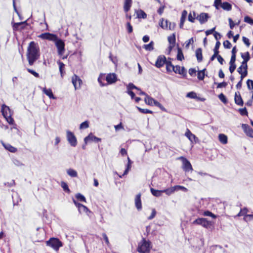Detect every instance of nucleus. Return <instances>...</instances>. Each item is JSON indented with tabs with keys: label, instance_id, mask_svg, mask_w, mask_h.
Returning a JSON list of instances; mask_svg holds the SVG:
<instances>
[{
	"label": "nucleus",
	"instance_id": "obj_6",
	"mask_svg": "<svg viewBox=\"0 0 253 253\" xmlns=\"http://www.w3.org/2000/svg\"><path fill=\"white\" fill-rule=\"evenodd\" d=\"M192 224L200 225L206 228H208L210 225H211V222L208 221L207 219L205 218H198L192 222Z\"/></svg>",
	"mask_w": 253,
	"mask_h": 253
},
{
	"label": "nucleus",
	"instance_id": "obj_25",
	"mask_svg": "<svg viewBox=\"0 0 253 253\" xmlns=\"http://www.w3.org/2000/svg\"><path fill=\"white\" fill-rule=\"evenodd\" d=\"M187 12L186 10H183L182 12L181 17L180 18V23L179 24V27L180 28H183L184 23L185 21L186 16H187Z\"/></svg>",
	"mask_w": 253,
	"mask_h": 253
},
{
	"label": "nucleus",
	"instance_id": "obj_59",
	"mask_svg": "<svg viewBox=\"0 0 253 253\" xmlns=\"http://www.w3.org/2000/svg\"><path fill=\"white\" fill-rule=\"evenodd\" d=\"M179 74L182 75L183 77H185L187 75L186 70L184 67L180 68V73Z\"/></svg>",
	"mask_w": 253,
	"mask_h": 253
},
{
	"label": "nucleus",
	"instance_id": "obj_23",
	"mask_svg": "<svg viewBox=\"0 0 253 253\" xmlns=\"http://www.w3.org/2000/svg\"><path fill=\"white\" fill-rule=\"evenodd\" d=\"M196 56L198 62H200L203 60V55H202V50L201 48H198L196 49Z\"/></svg>",
	"mask_w": 253,
	"mask_h": 253
},
{
	"label": "nucleus",
	"instance_id": "obj_5",
	"mask_svg": "<svg viewBox=\"0 0 253 253\" xmlns=\"http://www.w3.org/2000/svg\"><path fill=\"white\" fill-rule=\"evenodd\" d=\"M66 133L67 139L70 145L74 147H76L77 145V140L74 134L70 130H67Z\"/></svg>",
	"mask_w": 253,
	"mask_h": 253
},
{
	"label": "nucleus",
	"instance_id": "obj_53",
	"mask_svg": "<svg viewBox=\"0 0 253 253\" xmlns=\"http://www.w3.org/2000/svg\"><path fill=\"white\" fill-rule=\"evenodd\" d=\"M239 112L240 114L242 116H247L248 115V111L246 107L244 108H240L239 109Z\"/></svg>",
	"mask_w": 253,
	"mask_h": 253
},
{
	"label": "nucleus",
	"instance_id": "obj_9",
	"mask_svg": "<svg viewBox=\"0 0 253 253\" xmlns=\"http://www.w3.org/2000/svg\"><path fill=\"white\" fill-rule=\"evenodd\" d=\"M180 159L183 160V169L185 172H188L190 170L192 171L193 170L192 165L187 159L183 157H181Z\"/></svg>",
	"mask_w": 253,
	"mask_h": 253
},
{
	"label": "nucleus",
	"instance_id": "obj_44",
	"mask_svg": "<svg viewBox=\"0 0 253 253\" xmlns=\"http://www.w3.org/2000/svg\"><path fill=\"white\" fill-rule=\"evenodd\" d=\"M174 189L173 187H171L170 188L166 189L163 190V193H165L168 195H170L174 192Z\"/></svg>",
	"mask_w": 253,
	"mask_h": 253
},
{
	"label": "nucleus",
	"instance_id": "obj_46",
	"mask_svg": "<svg viewBox=\"0 0 253 253\" xmlns=\"http://www.w3.org/2000/svg\"><path fill=\"white\" fill-rule=\"evenodd\" d=\"M76 198L81 202H86L85 198L81 193H78L76 195Z\"/></svg>",
	"mask_w": 253,
	"mask_h": 253
},
{
	"label": "nucleus",
	"instance_id": "obj_43",
	"mask_svg": "<svg viewBox=\"0 0 253 253\" xmlns=\"http://www.w3.org/2000/svg\"><path fill=\"white\" fill-rule=\"evenodd\" d=\"M126 88H127V90H131V89H135L138 90H140V89L139 88H138V87L135 86L133 84H132L131 83H129L127 85Z\"/></svg>",
	"mask_w": 253,
	"mask_h": 253
},
{
	"label": "nucleus",
	"instance_id": "obj_7",
	"mask_svg": "<svg viewBox=\"0 0 253 253\" xmlns=\"http://www.w3.org/2000/svg\"><path fill=\"white\" fill-rule=\"evenodd\" d=\"M38 37L43 40H48L49 41L53 42H55V40H57V38H58L56 35L51 34L50 33H42Z\"/></svg>",
	"mask_w": 253,
	"mask_h": 253
},
{
	"label": "nucleus",
	"instance_id": "obj_24",
	"mask_svg": "<svg viewBox=\"0 0 253 253\" xmlns=\"http://www.w3.org/2000/svg\"><path fill=\"white\" fill-rule=\"evenodd\" d=\"M44 93L49 97L50 99H55L56 97L53 94L52 90L50 88L46 89L45 87L43 88L42 90Z\"/></svg>",
	"mask_w": 253,
	"mask_h": 253
},
{
	"label": "nucleus",
	"instance_id": "obj_38",
	"mask_svg": "<svg viewBox=\"0 0 253 253\" xmlns=\"http://www.w3.org/2000/svg\"><path fill=\"white\" fill-rule=\"evenodd\" d=\"M61 186L63 188V189L64 190V191H65L66 192H67L68 193H70V190L69 188L68 184L66 182H65L64 181H62L61 182Z\"/></svg>",
	"mask_w": 253,
	"mask_h": 253
},
{
	"label": "nucleus",
	"instance_id": "obj_64",
	"mask_svg": "<svg viewBox=\"0 0 253 253\" xmlns=\"http://www.w3.org/2000/svg\"><path fill=\"white\" fill-rule=\"evenodd\" d=\"M253 218V214H246L245 215L244 219L246 221H248V220H251Z\"/></svg>",
	"mask_w": 253,
	"mask_h": 253
},
{
	"label": "nucleus",
	"instance_id": "obj_61",
	"mask_svg": "<svg viewBox=\"0 0 253 253\" xmlns=\"http://www.w3.org/2000/svg\"><path fill=\"white\" fill-rule=\"evenodd\" d=\"M27 71L31 73V74H32L33 76H34L36 78H39V74L37 73L36 72H35V71L32 70V69H29L28 68L27 69Z\"/></svg>",
	"mask_w": 253,
	"mask_h": 253
},
{
	"label": "nucleus",
	"instance_id": "obj_2",
	"mask_svg": "<svg viewBox=\"0 0 253 253\" xmlns=\"http://www.w3.org/2000/svg\"><path fill=\"white\" fill-rule=\"evenodd\" d=\"M151 249V242L143 238L138 244L137 251L140 253H149Z\"/></svg>",
	"mask_w": 253,
	"mask_h": 253
},
{
	"label": "nucleus",
	"instance_id": "obj_45",
	"mask_svg": "<svg viewBox=\"0 0 253 253\" xmlns=\"http://www.w3.org/2000/svg\"><path fill=\"white\" fill-rule=\"evenodd\" d=\"M131 167V164H130V163H127V164L126 165V168L125 171L124 172V173L122 175H119V177L122 178L123 176L126 175L128 173L129 170L130 169Z\"/></svg>",
	"mask_w": 253,
	"mask_h": 253
},
{
	"label": "nucleus",
	"instance_id": "obj_31",
	"mask_svg": "<svg viewBox=\"0 0 253 253\" xmlns=\"http://www.w3.org/2000/svg\"><path fill=\"white\" fill-rule=\"evenodd\" d=\"M218 138L221 143L225 144L227 143V137L224 134H220L218 135Z\"/></svg>",
	"mask_w": 253,
	"mask_h": 253
},
{
	"label": "nucleus",
	"instance_id": "obj_30",
	"mask_svg": "<svg viewBox=\"0 0 253 253\" xmlns=\"http://www.w3.org/2000/svg\"><path fill=\"white\" fill-rule=\"evenodd\" d=\"M137 14V17L138 18H146L147 17L146 13L142 10H139L138 11H136Z\"/></svg>",
	"mask_w": 253,
	"mask_h": 253
},
{
	"label": "nucleus",
	"instance_id": "obj_39",
	"mask_svg": "<svg viewBox=\"0 0 253 253\" xmlns=\"http://www.w3.org/2000/svg\"><path fill=\"white\" fill-rule=\"evenodd\" d=\"M78 210L80 213H86L87 212L89 211L88 209L83 204L80 205V207H79Z\"/></svg>",
	"mask_w": 253,
	"mask_h": 253
},
{
	"label": "nucleus",
	"instance_id": "obj_10",
	"mask_svg": "<svg viewBox=\"0 0 253 253\" xmlns=\"http://www.w3.org/2000/svg\"><path fill=\"white\" fill-rule=\"evenodd\" d=\"M72 82L76 90L80 88L81 85L82 84V81L79 76L74 75L72 77Z\"/></svg>",
	"mask_w": 253,
	"mask_h": 253
},
{
	"label": "nucleus",
	"instance_id": "obj_35",
	"mask_svg": "<svg viewBox=\"0 0 253 253\" xmlns=\"http://www.w3.org/2000/svg\"><path fill=\"white\" fill-rule=\"evenodd\" d=\"M154 43L153 41H151L149 44L144 45L143 48L148 51H152L154 49Z\"/></svg>",
	"mask_w": 253,
	"mask_h": 253
},
{
	"label": "nucleus",
	"instance_id": "obj_32",
	"mask_svg": "<svg viewBox=\"0 0 253 253\" xmlns=\"http://www.w3.org/2000/svg\"><path fill=\"white\" fill-rule=\"evenodd\" d=\"M205 71L206 69H204L203 70L198 72L197 77L199 80L203 81L204 79L205 76Z\"/></svg>",
	"mask_w": 253,
	"mask_h": 253
},
{
	"label": "nucleus",
	"instance_id": "obj_40",
	"mask_svg": "<svg viewBox=\"0 0 253 253\" xmlns=\"http://www.w3.org/2000/svg\"><path fill=\"white\" fill-rule=\"evenodd\" d=\"M196 13L194 11H193V14L190 12L188 15V20L192 23H194L195 21V19H196Z\"/></svg>",
	"mask_w": 253,
	"mask_h": 253
},
{
	"label": "nucleus",
	"instance_id": "obj_22",
	"mask_svg": "<svg viewBox=\"0 0 253 253\" xmlns=\"http://www.w3.org/2000/svg\"><path fill=\"white\" fill-rule=\"evenodd\" d=\"M132 3V0H125L124 4V10L126 13H127L130 10Z\"/></svg>",
	"mask_w": 253,
	"mask_h": 253
},
{
	"label": "nucleus",
	"instance_id": "obj_51",
	"mask_svg": "<svg viewBox=\"0 0 253 253\" xmlns=\"http://www.w3.org/2000/svg\"><path fill=\"white\" fill-rule=\"evenodd\" d=\"M220 45V42L219 41H217L215 45L214 46V48L213 49V52L214 53L219 54V48Z\"/></svg>",
	"mask_w": 253,
	"mask_h": 253
},
{
	"label": "nucleus",
	"instance_id": "obj_37",
	"mask_svg": "<svg viewBox=\"0 0 253 253\" xmlns=\"http://www.w3.org/2000/svg\"><path fill=\"white\" fill-rule=\"evenodd\" d=\"M137 110L143 114H153V111L147 109H142L138 106H136Z\"/></svg>",
	"mask_w": 253,
	"mask_h": 253
},
{
	"label": "nucleus",
	"instance_id": "obj_19",
	"mask_svg": "<svg viewBox=\"0 0 253 253\" xmlns=\"http://www.w3.org/2000/svg\"><path fill=\"white\" fill-rule=\"evenodd\" d=\"M141 196V193H138L135 198V205L138 211H140L142 209Z\"/></svg>",
	"mask_w": 253,
	"mask_h": 253
},
{
	"label": "nucleus",
	"instance_id": "obj_54",
	"mask_svg": "<svg viewBox=\"0 0 253 253\" xmlns=\"http://www.w3.org/2000/svg\"><path fill=\"white\" fill-rule=\"evenodd\" d=\"M247 211H248L247 209L246 208H244L243 209H241L240 211L238 213V214L236 216L239 217V216L244 215L245 214L246 215Z\"/></svg>",
	"mask_w": 253,
	"mask_h": 253
},
{
	"label": "nucleus",
	"instance_id": "obj_3",
	"mask_svg": "<svg viewBox=\"0 0 253 253\" xmlns=\"http://www.w3.org/2000/svg\"><path fill=\"white\" fill-rule=\"evenodd\" d=\"M46 245L47 246H49L55 251H58L60 247H62L63 244L59 240V239L56 238H51L46 242Z\"/></svg>",
	"mask_w": 253,
	"mask_h": 253
},
{
	"label": "nucleus",
	"instance_id": "obj_14",
	"mask_svg": "<svg viewBox=\"0 0 253 253\" xmlns=\"http://www.w3.org/2000/svg\"><path fill=\"white\" fill-rule=\"evenodd\" d=\"M185 135L188 138L192 143L193 142L196 143L198 141V138L193 134L189 129H186Z\"/></svg>",
	"mask_w": 253,
	"mask_h": 253
},
{
	"label": "nucleus",
	"instance_id": "obj_57",
	"mask_svg": "<svg viewBox=\"0 0 253 253\" xmlns=\"http://www.w3.org/2000/svg\"><path fill=\"white\" fill-rule=\"evenodd\" d=\"M247 84L249 89H253V81L252 80H248Z\"/></svg>",
	"mask_w": 253,
	"mask_h": 253
},
{
	"label": "nucleus",
	"instance_id": "obj_50",
	"mask_svg": "<svg viewBox=\"0 0 253 253\" xmlns=\"http://www.w3.org/2000/svg\"><path fill=\"white\" fill-rule=\"evenodd\" d=\"M89 127L88 122L87 121H84L81 124L80 126V129L87 128Z\"/></svg>",
	"mask_w": 253,
	"mask_h": 253
},
{
	"label": "nucleus",
	"instance_id": "obj_15",
	"mask_svg": "<svg viewBox=\"0 0 253 253\" xmlns=\"http://www.w3.org/2000/svg\"><path fill=\"white\" fill-rule=\"evenodd\" d=\"M106 80L109 84H112L117 81V75L115 73H109L106 77Z\"/></svg>",
	"mask_w": 253,
	"mask_h": 253
},
{
	"label": "nucleus",
	"instance_id": "obj_34",
	"mask_svg": "<svg viewBox=\"0 0 253 253\" xmlns=\"http://www.w3.org/2000/svg\"><path fill=\"white\" fill-rule=\"evenodd\" d=\"M184 59V55L182 53V50L181 48L178 47L177 59L179 61H182Z\"/></svg>",
	"mask_w": 253,
	"mask_h": 253
},
{
	"label": "nucleus",
	"instance_id": "obj_13",
	"mask_svg": "<svg viewBox=\"0 0 253 253\" xmlns=\"http://www.w3.org/2000/svg\"><path fill=\"white\" fill-rule=\"evenodd\" d=\"M196 18L198 20L200 23L202 24L206 23L209 18V14L207 13H201L198 15Z\"/></svg>",
	"mask_w": 253,
	"mask_h": 253
},
{
	"label": "nucleus",
	"instance_id": "obj_52",
	"mask_svg": "<svg viewBox=\"0 0 253 253\" xmlns=\"http://www.w3.org/2000/svg\"><path fill=\"white\" fill-rule=\"evenodd\" d=\"M244 21L247 23H249L252 25H253V19H252L250 16H246L244 17Z\"/></svg>",
	"mask_w": 253,
	"mask_h": 253
},
{
	"label": "nucleus",
	"instance_id": "obj_1",
	"mask_svg": "<svg viewBox=\"0 0 253 253\" xmlns=\"http://www.w3.org/2000/svg\"><path fill=\"white\" fill-rule=\"evenodd\" d=\"M40 56V48L38 43L31 42L29 44L27 58L30 65L32 66Z\"/></svg>",
	"mask_w": 253,
	"mask_h": 253
},
{
	"label": "nucleus",
	"instance_id": "obj_63",
	"mask_svg": "<svg viewBox=\"0 0 253 253\" xmlns=\"http://www.w3.org/2000/svg\"><path fill=\"white\" fill-rule=\"evenodd\" d=\"M180 66L176 65L175 66H174L172 71L174 72L176 74H179V73H180Z\"/></svg>",
	"mask_w": 253,
	"mask_h": 253
},
{
	"label": "nucleus",
	"instance_id": "obj_62",
	"mask_svg": "<svg viewBox=\"0 0 253 253\" xmlns=\"http://www.w3.org/2000/svg\"><path fill=\"white\" fill-rule=\"evenodd\" d=\"M196 69L194 68H190L189 70V74L192 77L196 76Z\"/></svg>",
	"mask_w": 253,
	"mask_h": 253
},
{
	"label": "nucleus",
	"instance_id": "obj_29",
	"mask_svg": "<svg viewBox=\"0 0 253 253\" xmlns=\"http://www.w3.org/2000/svg\"><path fill=\"white\" fill-rule=\"evenodd\" d=\"M67 174L72 177H76L78 176L77 172L72 169H69L67 170Z\"/></svg>",
	"mask_w": 253,
	"mask_h": 253
},
{
	"label": "nucleus",
	"instance_id": "obj_20",
	"mask_svg": "<svg viewBox=\"0 0 253 253\" xmlns=\"http://www.w3.org/2000/svg\"><path fill=\"white\" fill-rule=\"evenodd\" d=\"M234 100L235 103L239 106H243L244 104L243 100L239 92L235 93Z\"/></svg>",
	"mask_w": 253,
	"mask_h": 253
},
{
	"label": "nucleus",
	"instance_id": "obj_28",
	"mask_svg": "<svg viewBox=\"0 0 253 253\" xmlns=\"http://www.w3.org/2000/svg\"><path fill=\"white\" fill-rule=\"evenodd\" d=\"M150 191L153 196L157 197L161 196L163 193V190H156L153 188L150 189Z\"/></svg>",
	"mask_w": 253,
	"mask_h": 253
},
{
	"label": "nucleus",
	"instance_id": "obj_21",
	"mask_svg": "<svg viewBox=\"0 0 253 253\" xmlns=\"http://www.w3.org/2000/svg\"><path fill=\"white\" fill-rule=\"evenodd\" d=\"M241 57L243 59L242 64L245 66L246 68H248L247 62L250 59V55L249 52H246L245 54L242 53Z\"/></svg>",
	"mask_w": 253,
	"mask_h": 253
},
{
	"label": "nucleus",
	"instance_id": "obj_18",
	"mask_svg": "<svg viewBox=\"0 0 253 253\" xmlns=\"http://www.w3.org/2000/svg\"><path fill=\"white\" fill-rule=\"evenodd\" d=\"M1 112L4 117H7L9 115H11L10 108L5 104L1 106Z\"/></svg>",
	"mask_w": 253,
	"mask_h": 253
},
{
	"label": "nucleus",
	"instance_id": "obj_8",
	"mask_svg": "<svg viewBox=\"0 0 253 253\" xmlns=\"http://www.w3.org/2000/svg\"><path fill=\"white\" fill-rule=\"evenodd\" d=\"M28 25V24L27 23V21L18 23H13L12 24V28L13 31H20L25 29L26 26Z\"/></svg>",
	"mask_w": 253,
	"mask_h": 253
},
{
	"label": "nucleus",
	"instance_id": "obj_16",
	"mask_svg": "<svg viewBox=\"0 0 253 253\" xmlns=\"http://www.w3.org/2000/svg\"><path fill=\"white\" fill-rule=\"evenodd\" d=\"M248 68H246L245 66L243 65L242 64L241 66H240L238 69V72L241 75V80L247 76L248 74Z\"/></svg>",
	"mask_w": 253,
	"mask_h": 253
},
{
	"label": "nucleus",
	"instance_id": "obj_56",
	"mask_svg": "<svg viewBox=\"0 0 253 253\" xmlns=\"http://www.w3.org/2000/svg\"><path fill=\"white\" fill-rule=\"evenodd\" d=\"M204 215L209 216L212 217L213 218H215L216 217V215H215V214H214L211 212L209 211H205L204 212Z\"/></svg>",
	"mask_w": 253,
	"mask_h": 253
},
{
	"label": "nucleus",
	"instance_id": "obj_49",
	"mask_svg": "<svg viewBox=\"0 0 253 253\" xmlns=\"http://www.w3.org/2000/svg\"><path fill=\"white\" fill-rule=\"evenodd\" d=\"M126 28L128 33L130 34L133 31L132 26L131 25L129 22H127L126 24Z\"/></svg>",
	"mask_w": 253,
	"mask_h": 253
},
{
	"label": "nucleus",
	"instance_id": "obj_12",
	"mask_svg": "<svg viewBox=\"0 0 253 253\" xmlns=\"http://www.w3.org/2000/svg\"><path fill=\"white\" fill-rule=\"evenodd\" d=\"M101 139L100 138L97 137L90 133L88 136L84 138V143L87 144L89 141H93L98 142L101 141Z\"/></svg>",
	"mask_w": 253,
	"mask_h": 253
},
{
	"label": "nucleus",
	"instance_id": "obj_55",
	"mask_svg": "<svg viewBox=\"0 0 253 253\" xmlns=\"http://www.w3.org/2000/svg\"><path fill=\"white\" fill-rule=\"evenodd\" d=\"M173 188L174 189V191H177V190H183L184 191H186L187 190V188L184 187V186H180V185H176L173 186Z\"/></svg>",
	"mask_w": 253,
	"mask_h": 253
},
{
	"label": "nucleus",
	"instance_id": "obj_58",
	"mask_svg": "<svg viewBox=\"0 0 253 253\" xmlns=\"http://www.w3.org/2000/svg\"><path fill=\"white\" fill-rule=\"evenodd\" d=\"M223 44L224 48H227V49H230L232 46L231 43L228 40L224 41L223 43Z\"/></svg>",
	"mask_w": 253,
	"mask_h": 253
},
{
	"label": "nucleus",
	"instance_id": "obj_27",
	"mask_svg": "<svg viewBox=\"0 0 253 253\" xmlns=\"http://www.w3.org/2000/svg\"><path fill=\"white\" fill-rule=\"evenodd\" d=\"M155 99L153 98L152 97H150V96L146 95V97H145L144 99L145 102L146 104L152 106L154 104V101Z\"/></svg>",
	"mask_w": 253,
	"mask_h": 253
},
{
	"label": "nucleus",
	"instance_id": "obj_47",
	"mask_svg": "<svg viewBox=\"0 0 253 253\" xmlns=\"http://www.w3.org/2000/svg\"><path fill=\"white\" fill-rule=\"evenodd\" d=\"M58 63L59 64L60 73L61 77H62L63 76V69L64 68L65 65L63 62H61L60 61H59L58 62Z\"/></svg>",
	"mask_w": 253,
	"mask_h": 253
},
{
	"label": "nucleus",
	"instance_id": "obj_17",
	"mask_svg": "<svg viewBox=\"0 0 253 253\" xmlns=\"http://www.w3.org/2000/svg\"><path fill=\"white\" fill-rule=\"evenodd\" d=\"M242 127L248 136L253 138V129L252 128L246 124H242Z\"/></svg>",
	"mask_w": 253,
	"mask_h": 253
},
{
	"label": "nucleus",
	"instance_id": "obj_41",
	"mask_svg": "<svg viewBox=\"0 0 253 253\" xmlns=\"http://www.w3.org/2000/svg\"><path fill=\"white\" fill-rule=\"evenodd\" d=\"M164 21L163 18L161 19L159 22V25L163 29H167L168 28V21L166 20L165 23Z\"/></svg>",
	"mask_w": 253,
	"mask_h": 253
},
{
	"label": "nucleus",
	"instance_id": "obj_4",
	"mask_svg": "<svg viewBox=\"0 0 253 253\" xmlns=\"http://www.w3.org/2000/svg\"><path fill=\"white\" fill-rule=\"evenodd\" d=\"M54 42L57 48L59 55L62 56L65 52V43L64 41L57 38V40H55Z\"/></svg>",
	"mask_w": 253,
	"mask_h": 253
},
{
	"label": "nucleus",
	"instance_id": "obj_26",
	"mask_svg": "<svg viewBox=\"0 0 253 253\" xmlns=\"http://www.w3.org/2000/svg\"><path fill=\"white\" fill-rule=\"evenodd\" d=\"M2 145L5 148V149L9 151L10 152L15 153L17 151V148L13 147L9 144H8V143L5 144V143H2Z\"/></svg>",
	"mask_w": 253,
	"mask_h": 253
},
{
	"label": "nucleus",
	"instance_id": "obj_33",
	"mask_svg": "<svg viewBox=\"0 0 253 253\" xmlns=\"http://www.w3.org/2000/svg\"><path fill=\"white\" fill-rule=\"evenodd\" d=\"M221 7L226 10H230L232 8V5L228 2H224L221 4Z\"/></svg>",
	"mask_w": 253,
	"mask_h": 253
},
{
	"label": "nucleus",
	"instance_id": "obj_48",
	"mask_svg": "<svg viewBox=\"0 0 253 253\" xmlns=\"http://www.w3.org/2000/svg\"><path fill=\"white\" fill-rule=\"evenodd\" d=\"M218 98L224 104L227 103V100L226 99V97L222 93H220L218 95Z\"/></svg>",
	"mask_w": 253,
	"mask_h": 253
},
{
	"label": "nucleus",
	"instance_id": "obj_60",
	"mask_svg": "<svg viewBox=\"0 0 253 253\" xmlns=\"http://www.w3.org/2000/svg\"><path fill=\"white\" fill-rule=\"evenodd\" d=\"M6 120L7 122L10 124L12 125L14 123V120L11 117V115H9L7 117H4Z\"/></svg>",
	"mask_w": 253,
	"mask_h": 253
},
{
	"label": "nucleus",
	"instance_id": "obj_36",
	"mask_svg": "<svg viewBox=\"0 0 253 253\" xmlns=\"http://www.w3.org/2000/svg\"><path fill=\"white\" fill-rule=\"evenodd\" d=\"M166 65V70L168 72H172L174 65H173L170 61H166L165 63Z\"/></svg>",
	"mask_w": 253,
	"mask_h": 253
},
{
	"label": "nucleus",
	"instance_id": "obj_42",
	"mask_svg": "<svg viewBox=\"0 0 253 253\" xmlns=\"http://www.w3.org/2000/svg\"><path fill=\"white\" fill-rule=\"evenodd\" d=\"M168 41L170 44H172L173 46L175 45V36L173 34L172 36L168 37Z\"/></svg>",
	"mask_w": 253,
	"mask_h": 253
},
{
	"label": "nucleus",
	"instance_id": "obj_11",
	"mask_svg": "<svg viewBox=\"0 0 253 253\" xmlns=\"http://www.w3.org/2000/svg\"><path fill=\"white\" fill-rule=\"evenodd\" d=\"M167 59L165 56L161 55L158 57L155 66L160 68L163 67L166 63Z\"/></svg>",
	"mask_w": 253,
	"mask_h": 253
}]
</instances>
